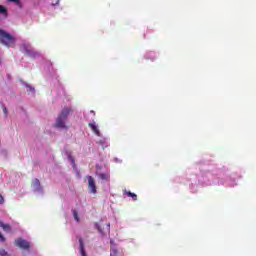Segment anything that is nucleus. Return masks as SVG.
Segmentation results:
<instances>
[{"label":"nucleus","mask_w":256,"mask_h":256,"mask_svg":"<svg viewBox=\"0 0 256 256\" xmlns=\"http://www.w3.org/2000/svg\"><path fill=\"white\" fill-rule=\"evenodd\" d=\"M79 243H80V255L87 256V253L85 252V244L83 243V238H79Z\"/></svg>","instance_id":"obj_9"},{"label":"nucleus","mask_w":256,"mask_h":256,"mask_svg":"<svg viewBox=\"0 0 256 256\" xmlns=\"http://www.w3.org/2000/svg\"><path fill=\"white\" fill-rule=\"evenodd\" d=\"M127 197H131L133 201H137V194L132 193L131 191L126 192Z\"/></svg>","instance_id":"obj_13"},{"label":"nucleus","mask_w":256,"mask_h":256,"mask_svg":"<svg viewBox=\"0 0 256 256\" xmlns=\"http://www.w3.org/2000/svg\"><path fill=\"white\" fill-rule=\"evenodd\" d=\"M0 65H1V60H0Z\"/></svg>","instance_id":"obj_25"},{"label":"nucleus","mask_w":256,"mask_h":256,"mask_svg":"<svg viewBox=\"0 0 256 256\" xmlns=\"http://www.w3.org/2000/svg\"><path fill=\"white\" fill-rule=\"evenodd\" d=\"M71 113H73V109L71 107L65 109L66 117H67V115H71Z\"/></svg>","instance_id":"obj_18"},{"label":"nucleus","mask_w":256,"mask_h":256,"mask_svg":"<svg viewBox=\"0 0 256 256\" xmlns=\"http://www.w3.org/2000/svg\"><path fill=\"white\" fill-rule=\"evenodd\" d=\"M67 159L70 162V164L72 165V168L77 169V164H75V156H73V154H71V152L67 153Z\"/></svg>","instance_id":"obj_6"},{"label":"nucleus","mask_w":256,"mask_h":256,"mask_svg":"<svg viewBox=\"0 0 256 256\" xmlns=\"http://www.w3.org/2000/svg\"><path fill=\"white\" fill-rule=\"evenodd\" d=\"M90 113H93L95 115V111L91 110Z\"/></svg>","instance_id":"obj_24"},{"label":"nucleus","mask_w":256,"mask_h":256,"mask_svg":"<svg viewBox=\"0 0 256 256\" xmlns=\"http://www.w3.org/2000/svg\"><path fill=\"white\" fill-rule=\"evenodd\" d=\"M0 240H1L2 242H5V236L2 235L1 233H0Z\"/></svg>","instance_id":"obj_23"},{"label":"nucleus","mask_w":256,"mask_h":256,"mask_svg":"<svg viewBox=\"0 0 256 256\" xmlns=\"http://www.w3.org/2000/svg\"><path fill=\"white\" fill-rule=\"evenodd\" d=\"M8 1H10L11 3H16L17 5H19L20 3V0H8Z\"/></svg>","instance_id":"obj_21"},{"label":"nucleus","mask_w":256,"mask_h":256,"mask_svg":"<svg viewBox=\"0 0 256 256\" xmlns=\"http://www.w3.org/2000/svg\"><path fill=\"white\" fill-rule=\"evenodd\" d=\"M0 227H2L4 231H11V225L3 223V221L1 220H0Z\"/></svg>","instance_id":"obj_12"},{"label":"nucleus","mask_w":256,"mask_h":256,"mask_svg":"<svg viewBox=\"0 0 256 256\" xmlns=\"http://www.w3.org/2000/svg\"><path fill=\"white\" fill-rule=\"evenodd\" d=\"M15 36L9 34L7 31L0 29V43L5 47H13L15 45Z\"/></svg>","instance_id":"obj_1"},{"label":"nucleus","mask_w":256,"mask_h":256,"mask_svg":"<svg viewBox=\"0 0 256 256\" xmlns=\"http://www.w3.org/2000/svg\"><path fill=\"white\" fill-rule=\"evenodd\" d=\"M14 245H16V247H19V249H22L24 251H28V249H31V243L23 238H17L14 241Z\"/></svg>","instance_id":"obj_2"},{"label":"nucleus","mask_w":256,"mask_h":256,"mask_svg":"<svg viewBox=\"0 0 256 256\" xmlns=\"http://www.w3.org/2000/svg\"><path fill=\"white\" fill-rule=\"evenodd\" d=\"M97 229L101 235H107V233L111 232V224L110 223H100L97 225Z\"/></svg>","instance_id":"obj_3"},{"label":"nucleus","mask_w":256,"mask_h":256,"mask_svg":"<svg viewBox=\"0 0 256 256\" xmlns=\"http://www.w3.org/2000/svg\"><path fill=\"white\" fill-rule=\"evenodd\" d=\"M88 126L90 127V129H92L95 135H97L98 137H101V132L99 131V128L97 127V125H95V123H89Z\"/></svg>","instance_id":"obj_7"},{"label":"nucleus","mask_w":256,"mask_h":256,"mask_svg":"<svg viewBox=\"0 0 256 256\" xmlns=\"http://www.w3.org/2000/svg\"><path fill=\"white\" fill-rule=\"evenodd\" d=\"M32 185L36 189V191H39L41 189V182L37 178L34 179Z\"/></svg>","instance_id":"obj_11"},{"label":"nucleus","mask_w":256,"mask_h":256,"mask_svg":"<svg viewBox=\"0 0 256 256\" xmlns=\"http://www.w3.org/2000/svg\"><path fill=\"white\" fill-rule=\"evenodd\" d=\"M0 15H5V17H7V8L3 5H0Z\"/></svg>","instance_id":"obj_14"},{"label":"nucleus","mask_w":256,"mask_h":256,"mask_svg":"<svg viewBox=\"0 0 256 256\" xmlns=\"http://www.w3.org/2000/svg\"><path fill=\"white\" fill-rule=\"evenodd\" d=\"M2 111L4 114L5 119L9 117V110L7 109V106L3 102H1Z\"/></svg>","instance_id":"obj_10"},{"label":"nucleus","mask_w":256,"mask_h":256,"mask_svg":"<svg viewBox=\"0 0 256 256\" xmlns=\"http://www.w3.org/2000/svg\"><path fill=\"white\" fill-rule=\"evenodd\" d=\"M110 256H119V250H117V248H112L110 250Z\"/></svg>","instance_id":"obj_15"},{"label":"nucleus","mask_w":256,"mask_h":256,"mask_svg":"<svg viewBox=\"0 0 256 256\" xmlns=\"http://www.w3.org/2000/svg\"><path fill=\"white\" fill-rule=\"evenodd\" d=\"M73 217L77 223H79V212L77 210H73Z\"/></svg>","instance_id":"obj_16"},{"label":"nucleus","mask_w":256,"mask_h":256,"mask_svg":"<svg viewBox=\"0 0 256 256\" xmlns=\"http://www.w3.org/2000/svg\"><path fill=\"white\" fill-rule=\"evenodd\" d=\"M55 127H58L59 129L65 127V110H62L61 114L58 116Z\"/></svg>","instance_id":"obj_5"},{"label":"nucleus","mask_w":256,"mask_h":256,"mask_svg":"<svg viewBox=\"0 0 256 256\" xmlns=\"http://www.w3.org/2000/svg\"><path fill=\"white\" fill-rule=\"evenodd\" d=\"M26 87L29 89V91H35V88H33V86L27 85Z\"/></svg>","instance_id":"obj_22"},{"label":"nucleus","mask_w":256,"mask_h":256,"mask_svg":"<svg viewBox=\"0 0 256 256\" xmlns=\"http://www.w3.org/2000/svg\"><path fill=\"white\" fill-rule=\"evenodd\" d=\"M0 255L1 256H9V253H7V251H5V249H0Z\"/></svg>","instance_id":"obj_19"},{"label":"nucleus","mask_w":256,"mask_h":256,"mask_svg":"<svg viewBox=\"0 0 256 256\" xmlns=\"http://www.w3.org/2000/svg\"><path fill=\"white\" fill-rule=\"evenodd\" d=\"M88 189L93 195L97 194V185L95 184V179L92 176H88Z\"/></svg>","instance_id":"obj_4"},{"label":"nucleus","mask_w":256,"mask_h":256,"mask_svg":"<svg viewBox=\"0 0 256 256\" xmlns=\"http://www.w3.org/2000/svg\"><path fill=\"white\" fill-rule=\"evenodd\" d=\"M5 203V198H3V195L0 194V205H3Z\"/></svg>","instance_id":"obj_20"},{"label":"nucleus","mask_w":256,"mask_h":256,"mask_svg":"<svg viewBox=\"0 0 256 256\" xmlns=\"http://www.w3.org/2000/svg\"><path fill=\"white\" fill-rule=\"evenodd\" d=\"M27 55H29L30 57H36L37 56V52H33L31 50H27Z\"/></svg>","instance_id":"obj_17"},{"label":"nucleus","mask_w":256,"mask_h":256,"mask_svg":"<svg viewBox=\"0 0 256 256\" xmlns=\"http://www.w3.org/2000/svg\"><path fill=\"white\" fill-rule=\"evenodd\" d=\"M99 179H101L102 181H110L111 179V175L109 174V172L106 173H100L98 174Z\"/></svg>","instance_id":"obj_8"}]
</instances>
